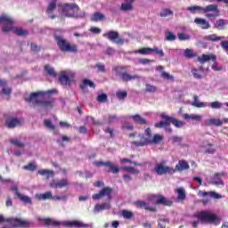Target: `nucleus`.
Returning <instances> with one entry per match:
<instances>
[{
  "label": "nucleus",
  "instance_id": "nucleus-35",
  "mask_svg": "<svg viewBox=\"0 0 228 228\" xmlns=\"http://www.w3.org/2000/svg\"><path fill=\"white\" fill-rule=\"evenodd\" d=\"M111 205L110 203H102V204H97L94 207V211L99 213V211H104V209H110Z\"/></svg>",
  "mask_w": 228,
  "mask_h": 228
},
{
  "label": "nucleus",
  "instance_id": "nucleus-23",
  "mask_svg": "<svg viewBox=\"0 0 228 228\" xmlns=\"http://www.w3.org/2000/svg\"><path fill=\"white\" fill-rule=\"evenodd\" d=\"M5 126L8 129H13L17 127V126H20V119L17 118H10L5 120Z\"/></svg>",
  "mask_w": 228,
  "mask_h": 228
},
{
  "label": "nucleus",
  "instance_id": "nucleus-4",
  "mask_svg": "<svg viewBox=\"0 0 228 228\" xmlns=\"http://www.w3.org/2000/svg\"><path fill=\"white\" fill-rule=\"evenodd\" d=\"M53 38L61 53H71L73 54L78 53L77 45L71 44L67 38L63 37V36L54 35Z\"/></svg>",
  "mask_w": 228,
  "mask_h": 228
},
{
  "label": "nucleus",
  "instance_id": "nucleus-37",
  "mask_svg": "<svg viewBox=\"0 0 228 228\" xmlns=\"http://www.w3.org/2000/svg\"><path fill=\"white\" fill-rule=\"evenodd\" d=\"M192 106H194L195 108H206L208 106V103L199 101V96L194 95Z\"/></svg>",
  "mask_w": 228,
  "mask_h": 228
},
{
  "label": "nucleus",
  "instance_id": "nucleus-41",
  "mask_svg": "<svg viewBox=\"0 0 228 228\" xmlns=\"http://www.w3.org/2000/svg\"><path fill=\"white\" fill-rule=\"evenodd\" d=\"M37 197L38 200H47L49 199H53V192L47 191L45 193L38 194Z\"/></svg>",
  "mask_w": 228,
  "mask_h": 228
},
{
  "label": "nucleus",
  "instance_id": "nucleus-34",
  "mask_svg": "<svg viewBox=\"0 0 228 228\" xmlns=\"http://www.w3.org/2000/svg\"><path fill=\"white\" fill-rule=\"evenodd\" d=\"M45 225L46 227H60L61 223L59 221H56L54 219H51V218H45Z\"/></svg>",
  "mask_w": 228,
  "mask_h": 228
},
{
  "label": "nucleus",
  "instance_id": "nucleus-48",
  "mask_svg": "<svg viewBox=\"0 0 228 228\" xmlns=\"http://www.w3.org/2000/svg\"><path fill=\"white\" fill-rule=\"evenodd\" d=\"M166 40L167 42H174L175 40H177V36L174 35V33L167 31L166 32Z\"/></svg>",
  "mask_w": 228,
  "mask_h": 228
},
{
  "label": "nucleus",
  "instance_id": "nucleus-64",
  "mask_svg": "<svg viewBox=\"0 0 228 228\" xmlns=\"http://www.w3.org/2000/svg\"><path fill=\"white\" fill-rule=\"evenodd\" d=\"M119 118L117 117V115H109L108 116V122L109 124H113V122H117Z\"/></svg>",
  "mask_w": 228,
  "mask_h": 228
},
{
  "label": "nucleus",
  "instance_id": "nucleus-42",
  "mask_svg": "<svg viewBox=\"0 0 228 228\" xmlns=\"http://www.w3.org/2000/svg\"><path fill=\"white\" fill-rule=\"evenodd\" d=\"M18 199H20V200H21V202H23L24 204H33L31 198L21 193H18Z\"/></svg>",
  "mask_w": 228,
  "mask_h": 228
},
{
  "label": "nucleus",
  "instance_id": "nucleus-52",
  "mask_svg": "<svg viewBox=\"0 0 228 228\" xmlns=\"http://www.w3.org/2000/svg\"><path fill=\"white\" fill-rule=\"evenodd\" d=\"M116 97H118L119 101H124V99L127 97V91H118L116 93Z\"/></svg>",
  "mask_w": 228,
  "mask_h": 228
},
{
  "label": "nucleus",
  "instance_id": "nucleus-16",
  "mask_svg": "<svg viewBox=\"0 0 228 228\" xmlns=\"http://www.w3.org/2000/svg\"><path fill=\"white\" fill-rule=\"evenodd\" d=\"M134 206H136V208H139L140 209H145V211H150V213H156V211H158V208L155 206L151 207L149 206V203L142 200L135 201Z\"/></svg>",
  "mask_w": 228,
  "mask_h": 228
},
{
  "label": "nucleus",
  "instance_id": "nucleus-3",
  "mask_svg": "<svg viewBox=\"0 0 228 228\" xmlns=\"http://www.w3.org/2000/svg\"><path fill=\"white\" fill-rule=\"evenodd\" d=\"M187 11L191 13H208L206 14V17L208 19L216 18L220 15V10H218V5L216 4H208L206 7H202L200 5H191L187 7ZM209 12H212L213 13H209Z\"/></svg>",
  "mask_w": 228,
  "mask_h": 228
},
{
  "label": "nucleus",
  "instance_id": "nucleus-29",
  "mask_svg": "<svg viewBox=\"0 0 228 228\" xmlns=\"http://www.w3.org/2000/svg\"><path fill=\"white\" fill-rule=\"evenodd\" d=\"M227 20L220 19L216 21V23L214 24V28H216V29L224 30L225 29V26H227Z\"/></svg>",
  "mask_w": 228,
  "mask_h": 228
},
{
  "label": "nucleus",
  "instance_id": "nucleus-8",
  "mask_svg": "<svg viewBox=\"0 0 228 228\" xmlns=\"http://www.w3.org/2000/svg\"><path fill=\"white\" fill-rule=\"evenodd\" d=\"M198 197H200L202 200H200L201 204L203 206H207V204H209V197L211 199H222V195L216 193V191H198Z\"/></svg>",
  "mask_w": 228,
  "mask_h": 228
},
{
  "label": "nucleus",
  "instance_id": "nucleus-46",
  "mask_svg": "<svg viewBox=\"0 0 228 228\" xmlns=\"http://www.w3.org/2000/svg\"><path fill=\"white\" fill-rule=\"evenodd\" d=\"M54 10H56V2H51L46 9L47 15H52Z\"/></svg>",
  "mask_w": 228,
  "mask_h": 228
},
{
  "label": "nucleus",
  "instance_id": "nucleus-62",
  "mask_svg": "<svg viewBox=\"0 0 228 228\" xmlns=\"http://www.w3.org/2000/svg\"><path fill=\"white\" fill-rule=\"evenodd\" d=\"M215 148L213 147V144L208 143L207 145L206 153L207 154H215Z\"/></svg>",
  "mask_w": 228,
  "mask_h": 228
},
{
  "label": "nucleus",
  "instance_id": "nucleus-36",
  "mask_svg": "<svg viewBox=\"0 0 228 228\" xmlns=\"http://www.w3.org/2000/svg\"><path fill=\"white\" fill-rule=\"evenodd\" d=\"M222 39H224V37H220L216 34L208 35L205 37V40H208V42H220Z\"/></svg>",
  "mask_w": 228,
  "mask_h": 228
},
{
  "label": "nucleus",
  "instance_id": "nucleus-2",
  "mask_svg": "<svg viewBox=\"0 0 228 228\" xmlns=\"http://www.w3.org/2000/svg\"><path fill=\"white\" fill-rule=\"evenodd\" d=\"M0 24H4V26L2 28L3 33H10V31H13L15 35H18V37H24L28 35V30L13 28V20L6 14L0 16Z\"/></svg>",
  "mask_w": 228,
  "mask_h": 228
},
{
  "label": "nucleus",
  "instance_id": "nucleus-60",
  "mask_svg": "<svg viewBox=\"0 0 228 228\" xmlns=\"http://www.w3.org/2000/svg\"><path fill=\"white\" fill-rule=\"evenodd\" d=\"M170 221L168 219H159V228H167V224H169Z\"/></svg>",
  "mask_w": 228,
  "mask_h": 228
},
{
  "label": "nucleus",
  "instance_id": "nucleus-5",
  "mask_svg": "<svg viewBox=\"0 0 228 228\" xmlns=\"http://www.w3.org/2000/svg\"><path fill=\"white\" fill-rule=\"evenodd\" d=\"M194 218H197L201 224H215L220 221L216 214L209 211H200L194 214Z\"/></svg>",
  "mask_w": 228,
  "mask_h": 228
},
{
  "label": "nucleus",
  "instance_id": "nucleus-17",
  "mask_svg": "<svg viewBox=\"0 0 228 228\" xmlns=\"http://www.w3.org/2000/svg\"><path fill=\"white\" fill-rule=\"evenodd\" d=\"M72 81H74V75L72 74L64 73L59 77V83L64 86H67V85L70 86Z\"/></svg>",
  "mask_w": 228,
  "mask_h": 228
},
{
  "label": "nucleus",
  "instance_id": "nucleus-53",
  "mask_svg": "<svg viewBox=\"0 0 228 228\" xmlns=\"http://www.w3.org/2000/svg\"><path fill=\"white\" fill-rule=\"evenodd\" d=\"M139 54L147 55L152 53V48L150 47H142L138 50Z\"/></svg>",
  "mask_w": 228,
  "mask_h": 228
},
{
  "label": "nucleus",
  "instance_id": "nucleus-31",
  "mask_svg": "<svg viewBox=\"0 0 228 228\" xmlns=\"http://www.w3.org/2000/svg\"><path fill=\"white\" fill-rule=\"evenodd\" d=\"M183 118H184V120H195L196 122H200L202 120V116L197 114H183Z\"/></svg>",
  "mask_w": 228,
  "mask_h": 228
},
{
  "label": "nucleus",
  "instance_id": "nucleus-18",
  "mask_svg": "<svg viewBox=\"0 0 228 228\" xmlns=\"http://www.w3.org/2000/svg\"><path fill=\"white\" fill-rule=\"evenodd\" d=\"M160 117H161V118H163L164 121H159V122L155 123L154 126L157 129H162V127H164V129H165L166 127H169L170 116L162 114Z\"/></svg>",
  "mask_w": 228,
  "mask_h": 228
},
{
  "label": "nucleus",
  "instance_id": "nucleus-54",
  "mask_svg": "<svg viewBox=\"0 0 228 228\" xmlns=\"http://www.w3.org/2000/svg\"><path fill=\"white\" fill-rule=\"evenodd\" d=\"M45 126L47 127V129H51V131H54L56 129V126L53 124V121L51 119H45Z\"/></svg>",
  "mask_w": 228,
  "mask_h": 228
},
{
  "label": "nucleus",
  "instance_id": "nucleus-26",
  "mask_svg": "<svg viewBox=\"0 0 228 228\" xmlns=\"http://www.w3.org/2000/svg\"><path fill=\"white\" fill-rule=\"evenodd\" d=\"M224 125V121L220 120L219 118H208L205 120V126L209 127L211 126H216V127H220Z\"/></svg>",
  "mask_w": 228,
  "mask_h": 228
},
{
  "label": "nucleus",
  "instance_id": "nucleus-38",
  "mask_svg": "<svg viewBox=\"0 0 228 228\" xmlns=\"http://www.w3.org/2000/svg\"><path fill=\"white\" fill-rule=\"evenodd\" d=\"M11 145H13L14 147H18V149H24L26 147V144L24 142L19 141V139H10Z\"/></svg>",
  "mask_w": 228,
  "mask_h": 228
},
{
  "label": "nucleus",
  "instance_id": "nucleus-58",
  "mask_svg": "<svg viewBox=\"0 0 228 228\" xmlns=\"http://www.w3.org/2000/svg\"><path fill=\"white\" fill-rule=\"evenodd\" d=\"M170 15H174V12H172V10H170V9H164L160 12V17H168Z\"/></svg>",
  "mask_w": 228,
  "mask_h": 228
},
{
  "label": "nucleus",
  "instance_id": "nucleus-24",
  "mask_svg": "<svg viewBox=\"0 0 228 228\" xmlns=\"http://www.w3.org/2000/svg\"><path fill=\"white\" fill-rule=\"evenodd\" d=\"M216 61V55L215 54H202L201 56L198 57V61L201 64H204L208 61Z\"/></svg>",
  "mask_w": 228,
  "mask_h": 228
},
{
  "label": "nucleus",
  "instance_id": "nucleus-55",
  "mask_svg": "<svg viewBox=\"0 0 228 228\" xmlns=\"http://www.w3.org/2000/svg\"><path fill=\"white\" fill-rule=\"evenodd\" d=\"M207 106H209L210 108H212V110H220V108H222V102H214L208 103Z\"/></svg>",
  "mask_w": 228,
  "mask_h": 228
},
{
  "label": "nucleus",
  "instance_id": "nucleus-20",
  "mask_svg": "<svg viewBox=\"0 0 228 228\" xmlns=\"http://www.w3.org/2000/svg\"><path fill=\"white\" fill-rule=\"evenodd\" d=\"M88 87L95 88V83L88 78H86L80 84V89L82 90V92H84V94H88Z\"/></svg>",
  "mask_w": 228,
  "mask_h": 228
},
{
  "label": "nucleus",
  "instance_id": "nucleus-61",
  "mask_svg": "<svg viewBox=\"0 0 228 228\" xmlns=\"http://www.w3.org/2000/svg\"><path fill=\"white\" fill-rule=\"evenodd\" d=\"M12 94V87H4L1 92V95H7L10 97Z\"/></svg>",
  "mask_w": 228,
  "mask_h": 228
},
{
  "label": "nucleus",
  "instance_id": "nucleus-12",
  "mask_svg": "<svg viewBox=\"0 0 228 228\" xmlns=\"http://www.w3.org/2000/svg\"><path fill=\"white\" fill-rule=\"evenodd\" d=\"M7 222H9L12 227L29 228L30 225H33L31 221L17 217L10 218L7 220Z\"/></svg>",
  "mask_w": 228,
  "mask_h": 228
},
{
  "label": "nucleus",
  "instance_id": "nucleus-9",
  "mask_svg": "<svg viewBox=\"0 0 228 228\" xmlns=\"http://www.w3.org/2000/svg\"><path fill=\"white\" fill-rule=\"evenodd\" d=\"M117 76H119V77H121L122 81H125L126 83L129 82V81H134V79H140V76L138 75H129V73H127V71H123L124 70V67L122 66H118L114 69Z\"/></svg>",
  "mask_w": 228,
  "mask_h": 228
},
{
  "label": "nucleus",
  "instance_id": "nucleus-30",
  "mask_svg": "<svg viewBox=\"0 0 228 228\" xmlns=\"http://www.w3.org/2000/svg\"><path fill=\"white\" fill-rule=\"evenodd\" d=\"M169 124H173L175 127H177L178 129H181V127H184V122L182 120H179L174 117L169 116Z\"/></svg>",
  "mask_w": 228,
  "mask_h": 228
},
{
  "label": "nucleus",
  "instance_id": "nucleus-43",
  "mask_svg": "<svg viewBox=\"0 0 228 228\" xmlns=\"http://www.w3.org/2000/svg\"><path fill=\"white\" fill-rule=\"evenodd\" d=\"M183 55L188 60H191V58H195V56H197V53H194L193 50L187 48L185 49Z\"/></svg>",
  "mask_w": 228,
  "mask_h": 228
},
{
  "label": "nucleus",
  "instance_id": "nucleus-21",
  "mask_svg": "<svg viewBox=\"0 0 228 228\" xmlns=\"http://www.w3.org/2000/svg\"><path fill=\"white\" fill-rule=\"evenodd\" d=\"M174 170H175V173L183 172V170H190V164L188 163V161L184 159H181L175 165V167L174 168Z\"/></svg>",
  "mask_w": 228,
  "mask_h": 228
},
{
  "label": "nucleus",
  "instance_id": "nucleus-47",
  "mask_svg": "<svg viewBox=\"0 0 228 228\" xmlns=\"http://www.w3.org/2000/svg\"><path fill=\"white\" fill-rule=\"evenodd\" d=\"M122 216L123 218H126V220H131V218L134 216V214L129 210H122Z\"/></svg>",
  "mask_w": 228,
  "mask_h": 228
},
{
  "label": "nucleus",
  "instance_id": "nucleus-59",
  "mask_svg": "<svg viewBox=\"0 0 228 228\" xmlns=\"http://www.w3.org/2000/svg\"><path fill=\"white\" fill-rule=\"evenodd\" d=\"M191 74L193 75V77H195L196 79H202V75L200 74L199 69H191Z\"/></svg>",
  "mask_w": 228,
  "mask_h": 228
},
{
  "label": "nucleus",
  "instance_id": "nucleus-57",
  "mask_svg": "<svg viewBox=\"0 0 228 228\" xmlns=\"http://www.w3.org/2000/svg\"><path fill=\"white\" fill-rule=\"evenodd\" d=\"M96 101L98 102H106L108 101V94H101L97 96Z\"/></svg>",
  "mask_w": 228,
  "mask_h": 228
},
{
  "label": "nucleus",
  "instance_id": "nucleus-15",
  "mask_svg": "<svg viewBox=\"0 0 228 228\" xmlns=\"http://www.w3.org/2000/svg\"><path fill=\"white\" fill-rule=\"evenodd\" d=\"M105 38L114 41L118 45H122L124 44V39L118 37V32L114 30H110L109 32L103 34Z\"/></svg>",
  "mask_w": 228,
  "mask_h": 228
},
{
  "label": "nucleus",
  "instance_id": "nucleus-63",
  "mask_svg": "<svg viewBox=\"0 0 228 228\" xmlns=\"http://www.w3.org/2000/svg\"><path fill=\"white\" fill-rule=\"evenodd\" d=\"M161 77H163V79L174 81V77L165 71L161 73Z\"/></svg>",
  "mask_w": 228,
  "mask_h": 228
},
{
  "label": "nucleus",
  "instance_id": "nucleus-50",
  "mask_svg": "<svg viewBox=\"0 0 228 228\" xmlns=\"http://www.w3.org/2000/svg\"><path fill=\"white\" fill-rule=\"evenodd\" d=\"M145 92H148L149 94H154V92H158V87L151 84H146Z\"/></svg>",
  "mask_w": 228,
  "mask_h": 228
},
{
  "label": "nucleus",
  "instance_id": "nucleus-49",
  "mask_svg": "<svg viewBox=\"0 0 228 228\" xmlns=\"http://www.w3.org/2000/svg\"><path fill=\"white\" fill-rule=\"evenodd\" d=\"M121 129H123V131H134V126L129 122H125L121 126Z\"/></svg>",
  "mask_w": 228,
  "mask_h": 228
},
{
  "label": "nucleus",
  "instance_id": "nucleus-7",
  "mask_svg": "<svg viewBox=\"0 0 228 228\" xmlns=\"http://www.w3.org/2000/svg\"><path fill=\"white\" fill-rule=\"evenodd\" d=\"M138 136L140 138V141L132 142V145H134V147H145V145H148V143H146L147 140H152V130L151 129V127H148L144 131V135L139 134Z\"/></svg>",
  "mask_w": 228,
  "mask_h": 228
},
{
  "label": "nucleus",
  "instance_id": "nucleus-32",
  "mask_svg": "<svg viewBox=\"0 0 228 228\" xmlns=\"http://www.w3.org/2000/svg\"><path fill=\"white\" fill-rule=\"evenodd\" d=\"M129 118H132L135 124H140L141 126L147 124V120L138 114L130 116Z\"/></svg>",
  "mask_w": 228,
  "mask_h": 228
},
{
  "label": "nucleus",
  "instance_id": "nucleus-14",
  "mask_svg": "<svg viewBox=\"0 0 228 228\" xmlns=\"http://www.w3.org/2000/svg\"><path fill=\"white\" fill-rule=\"evenodd\" d=\"M94 165L95 167H107L109 168L108 172L111 174H118L120 172V167H118V166H115L111 161H96L94 162Z\"/></svg>",
  "mask_w": 228,
  "mask_h": 228
},
{
  "label": "nucleus",
  "instance_id": "nucleus-40",
  "mask_svg": "<svg viewBox=\"0 0 228 228\" xmlns=\"http://www.w3.org/2000/svg\"><path fill=\"white\" fill-rule=\"evenodd\" d=\"M45 72H47L48 75H50L51 77H56V76H58V74L54 70V68L51 67L49 64H46L45 66Z\"/></svg>",
  "mask_w": 228,
  "mask_h": 228
},
{
  "label": "nucleus",
  "instance_id": "nucleus-22",
  "mask_svg": "<svg viewBox=\"0 0 228 228\" xmlns=\"http://www.w3.org/2000/svg\"><path fill=\"white\" fill-rule=\"evenodd\" d=\"M225 176V173H216L213 176L212 181L210 182L211 184H216V186L224 185V181L222 177Z\"/></svg>",
  "mask_w": 228,
  "mask_h": 228
},
{
  "label": "nucleus",
  "instance_id": "nucleus-44",
  "mask_svg": "<svg viewBox=\"0 0 228 228\" xmlns=\"http://www.w3.org/2000/svg\"><path fill=\"white\" fill-rule=\"evenodd\" d=\"M37 167L34 162H30L28 165L23 167V170H27L28 172H35Z\"/></svg>",
  "mask_w": 228,
  "mask_h": 228
},
{
  "label": "nucleus",
  "instance_id": "nucleus-39",
  "mask_svg": "<svg viewBox=\"0 0 228 228\" xmlns=\"http://www.w3.org/2000/svg\"><path fill=\"white\" fill-rule=\"evenodd\" d=\"M105 17L104 14L101 12H94L91 17V20L93 22H99V20H104Z\"/></svg>",
  "mask_w": 228,
  "mask_h": 228
},
{
  "label": "nucleus",
  "instance_id": "nucleus-56",
  "mask_svg": "<svg viewBox=\"0 0 228 228\" xmlns=\"http://www.w3.org/2000/svg\"><path fill=\"white\" fill-rule=\"evenodd\" d=\"M123 170L128 172L129 174H140V171L133 167H124Z\"/></svg>",
  "mask_w": 228,
  "mask_h": 228
},
{
  "label": "nucleus",
  "instance_id": "nucleus-6",
  "mask_svg": "<svg viewBox=\"0 0 228 228\" xmlns=\"http://www.w3.org/2000/svg\"><path fill=\"white\" fill-rule=\"evenodd\" d=\"M148 200L150 202H154L156 206H172L174 202L172 200H167L165 196L161 194H150L148 195Z\"/></svg>",
  "mask_w": 228,
  "mask_h": 228
},
{
  "label": "nucleus",
  "instance_id": "nucleus-25",
  "mask_svg": "<svg viewBox=\"0 0 228 228\" xmlns=\"http://www.w3.org/2000/svg\"><path fill=\"white\" fill-rule=\"evenodd\" d=\"M164 140L163 135L159 134H155L152 137L151 140H146L145 143H148V145H152V143H154V145H158L159 143H161V142Z\"/></svg>",
  "mask_w": 228,
  "mask_h": 228
},
{
  "label": "nucleus",
  "instance_id": "nucleus-13",
  "mask_svg": "<svg viewBox=\"0 0 228 228\" xmlns=\"http://www.w3.org/2000/svg\"><path fill=\"white\" fill-rule=\"evenodd\" d=\"M111 193H113L112 188L104 187L98 193L93 195V200H99L100 199H102V197H107V200H111V199H113Z\"/></svg>",
  "mask_w": 228,
  "mask_h": 228
},
{
  "label": "nucleus",
  "instance_id": "nucleus-27",
  "mask_svg": "<svg viewBox=\"0 0 228 228\" xmlns=\"http://www.w3.org/2000/svg\"><path fill=\"white\" fill-rule=\"evenodd\" d=\"M64 225L66 227H78V228L88 227V224H86L83 222L78 221V220L67 221L64 223Z\"/></svg>",
  "mask_w": 228,
  "mask_h": 228
},
{
  "label": "nucleus",
  "instance_id": "nucleus-11",
  "mask_svg": "<svg viewBox=\"0 0 228 228\" xmlns=\"http://www.w3.org/2000/svg\"><path fill=\"white\" fill-rule=\"evenodd\" d=\"M154 172H156L158 175H165L167 174L172 175L173 174H175V170H174V167L166 166L165 162L157 163L154 167Z\"/></svg>",
  "mask_w": 228,
  "mask_h": 228
},
{
  "label": "nucleus",
  "instance_id": "nucleus-1",
  "mask_svg": "<svg viewBox=\"0 0 228 228\" xmlns=\"http://www.w3.org/2000/svg\"><path fill=\"white\" fill-rule=\"evenodd\" d=\"M52 94H58L56 89L48 90L46 92L38 91L36 93L30 94V95L25 98L26 102H32L34 106H41L45 109L54 108V98H51L48 101H42L38 98L40 95H52Z\"/></svg>",
  "mask_w": 228,
  "mask_h": 228
},
{
  "label": "nucleus",
  "instance_id": "nucleus-51",
  "mask_svg": "<svg viewBox=\"0 0 228 228\" xmlns=\"http://www.w3.org/2000/svg\"><path fill=\"white\" fill-rule=\"evenodd\" d=\"M95 68L97 69V72H102V74H106V66L101 62H97L95 64Z\"/></svg>",
  "mask_w": 228,
  "mask_h": 228
},
{
  "label": "nucleus",
  "instance_id": "nucleus-10",
  "mask_svg": "<svg viewBox=\"0 0 228 228\" xmlns=\"http://www.w3.org/2000/svg\"><path fill=\"white\" fill-rule=\"evenodd\" d=\"M61 8L65 17H74L76 12H79V6L76 4H63Z\"/></svg>",
  "mask_w": 228,
  "mask_h": 228
},
{
  "label": "nucleus",
  "instance_id": "nucleus-19",
  "mask_svg": "<svg viewBox=\"0 0 228 228\" xmlns=\"http://www.w3.org/2000/svg\"><path fill=\"white\" fill-rule=\"evenodd\" d=\"M69 186V180L68 179H61V180H53L50 183V187L51 188H67Z\"/></svg>",
  "mask_w": 228,
  "mask_h": 228
},
{
  "label": "nucleus",
  "instance_id": "nucleus-45",
  "mask_svg": "<svg viewBox=\"0 0 228 228\" xmlns=\"http://www.w3.org/2000/svg\"><path fill=\"white\" fill-rule=\"evenodd\" d=\"M177 200H186V191L183 188L177 189Z\"/></svg>",
  "mask_w": 228,
  "mask_h": 228
},
{
  "label": "nucleus",
  "instance_id": "nucleus-33",
  "mask_svg": "<svg viewBox=\"0 0 228 228\" xmlns=\"http://www.w3.org/2000/svg\"><path fill=\"white\" fill-rule=\"evenodd\" d=\"M126 3L121 4V10L123 12H130L133 10V4L134 3V0H125Z\"/></svg>",
  "mask_w": 228,
  "mask_h": 228
},
{
  "label": "nucleus",
  "instance_id": "nucleus-28",
  "mask_svg": "<svg viewBox=\"0 0 228 228\" xmlns=\"http://www.w3.org/2000/svg\"><path fill=\"white\" fill-rule=\"evenodd\" d=\"M195 24H198L201 28V29H209L211 26L209 25V22L202 18H196L194 20Z\"/></svg>",
  "mask_w": 228,
  "mask_h": 228
}]
</instances>
